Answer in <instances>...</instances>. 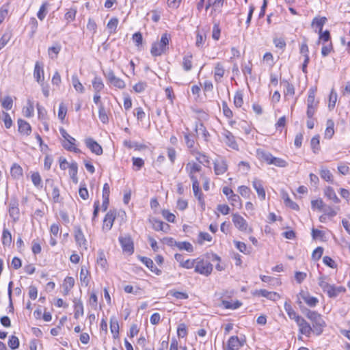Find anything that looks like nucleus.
Masks as SVG:
<instances>
[{
  "mask_svg": "<svg viewBox=\"0 0 350 350\" xmlns=\"http://www.w3.org/2000/svg\"><path fill=\"white\" fill-rule=\"evenodd\" d=\"M252 186L254 189L256 190L258 197L262 200H264L265 199L266 193L262 180L257 178H254V180L252 181Z\"/></svg>",
  "mask_w": 350,
  "mask_h": 350,
  "instance_id": "6ab92c4d",
  "label": "nucleus"
},
{
  "mask_svg": "<svg viewBox=\"0 0 350 350\" xmlns=\"http://www.w3.org/2000/svg\"><path fill=\"white\" fill-rule=\"evenodd\" d=\"M9 214L14 221H16L18 219L20 212L17 200H11L9 205Z\"/></svg>",
  "mask_w": 350,
  "mask_h": 350,
  "instance_id": "aec40b11",
  "label": "nucleus"
},
{
  "mask_svg": "<svg viewBox=\"0 0 350 350\" xmlns=\"http://www.w3.org/2000/svg\"><path fill=\"white\" fill-rule=\"evenodd\" d=\"M319 138V135H315L310 141L311 148L314 154H317L320 150Z\"/></svg>",
  "mask_w": 350,
  "mask_h": 350,
  "instance_id": "ea45409f",
  "label": "nucleus"
},
{
  "mask_svg": "<svg viewBox=\"0 0 350 350\" xmlns=\"http://www.w3.org/2000/svg\"><path fill=\"white\" fill-rule=\"evenodd\" d=\"M316 89L310 88L308 91L307 107H317L319 102L315 100Z\"/></svg>",
  "mask_w": 350,
  "mask_h": 350,
  "instance_id": "7c9ffc66",
  "label": "nucleus"
},
{
  "mask_svg": "<svg viewBox=\"0 0 350 350\" xmlns=\"http://www.w3.org/2000/svg\"><path fill=\"white\" fill-rule=\"evenodd\" d=\"M31 178L34 186L36 187H42V179L38 172H33L31 176Z\"/></svg>",
  "mask_w": 350,
  "mask_h": 350,
  "instance_id": "603ef678",
  "label": "nucleus"
},
{
  "mask_svg": "<svg viewBox=\"0 0 350 350\" xmlns=\"http://www.w3.org/2000/svg\"><path fill=\"white\" fill-rule=\"evenodd\" d=\"M8 346L12 350L16 349L19 347L18 338L14 335L10 336L8 340Z\"/></svg>",
  "mask_w": 350,
  "mask_h": 350,
  "instance_id": "3c124183",
  "label": "nucleus"
},
{
  "mask_svg": "<svg viewBox=\"0 0 350 350\" xmlns=\"http://www.w3.org/2000/svg\"><path fill=\"white\" fill-rule=\"evenodd\" d=\"M118 25V20L116 18H112L107 23V29L110 33H115Z\"/></svg>",
  "mask_w": 350,
  "mask_h": 350,
  "instance_id": "de8ad7c7",
  "label": "nucleus"
},
{
  "mask_svg": "<svg viewBox=\"0 0 350 350\" xmlns=\"http://www.w3.org/2000/svg\"><path fill=\"white\" fill-rule=\"evenodd\" d=\"M98 117H99L100 120L103 124H106L109 122L108 116L106 113L104 105L102 103H100V105H99Z\"/></svg>",
  "mask_w": 350,
  "mask_h": 350,
  "instance_id": "a19ab883",
  "label": "nucleus"
},
{
  "mask_svg": "<svg viewBox=\"0 0 350 350\" xmlns=\"http://www.w3.org/2000/svg\"><path fill=\"white\" fill-rule=\"evenodd\" d=\"M256 157L260 161H264L268 165H269L273 158V155L269 152L265 151L262 148L256 150Z\"/></svg>",
  "mask_w": 350,
  "mask_h": 350,
  "instance_id": "5701e85b",
  "label": "nucleus"
},
{
  "mask_svg": "<svg viewBox=\"0 0 350 350\" xmlns=\"http://www.w3.org/2000/svg\"><path fill=\"white\" fill-rule=\"evenodd\" d=\"M177 334L180 338H184L187 334V326L184 323H181L178 325L177 329Z\"/></svg>",
  "mask_w": 350,
  "mask_h": 350,
  "instance_id": "e2e57ef3",
  "label": "nucleus"
},
{
  "mask_svg": "<svg viewBox=\"0 0 350 350\" xmlns=\"http://www.w3.org/2000/svg\"><path fill=\"white\" fill-rule=\"evenodd\" d=\"M212 237L208 232H200L198 234V242L199 244H203L204 241H211Z\"/></svg>",
  "mask_w": 350,
  "mask_h": 350,
  "instance_id": "5fc2aeb1",
  "label": "nucleus"
},
{
  "mask_svg": "<svg viewBox=\"0 0 350 350\" xmlns=\"http://www.w3.org/2000/svg\"><path fill=\"white\" fill-rule=\"evenodd\" d=\"M232 222L234 226L241 231H247L248 229V225L246 220L239 214H233L232 215ZM249 231L251 232L252 230L249 228Z\"/></svg>",
  "mask_w": 350,
  "mask_h": 350,
  "instance_id": "6e6552de",
  "label": "nucleus"
},
{
  "mask_svg": "<svg viewBox=\"0 0 350 350\" xmlns=\"http://www.w3.org/2000/svg\"><path fill=\"white\" fill-rule=\"evenodd\" d=\"M139 259L143 262L152 272L154 273L157 275H160L162 273L161 270L158 269L154 265V262L152 259L145 257L139 256Z\"/></svg>",
  "mask_w": 350,
  "mask_h": 350,
  "instance_id": "a211bd4d",
  "label": "nucleus"
},
{
  "mask_svg": "<svg viewBox=\"0 0 350 350\" xmlns=\"http://www.w3.org/2000/svg\"><path fill=\"white\" fill-rule=\"evenodd\" d=\"M17 123L18 127V131L20 133L27 136L31 134V126L27 121L22 119H18Z\"/></svg>",
  "mask_w": 350,
  "mask_h": 350,
  "instance_id": "412c9836",
  "label": "nucleus"
},
{
  "mask_svg": "<svg viewBox=\"0 0 350 350\" xmlns=\"http://www.w3.org/2000/svg\"><path fill=\"white\" fill-rule=\"evenodd\" d=\"M66 113H67V107L63 103H62L59 107V111H58L59 119L61 120L62 121H63L66 117Z\"/></svg>",
  "mask_w": 350,
  "mask_h": 350,
  "instance_id": "13d9d810",
  "label": "nucleus"
},
{
  "mask_svg": "<svg viewBox=\"0 0 350 350\" xmlns=\"http://www.w3.org/2000/svg\"><path fill=\"white\" fill-rule=\"evenodd\" d=\"M69 175L75 183H78V178H77V172H78V165L77 163L75 161H73L69 164Z\"/></svg>",
  "mask_w": 350,
  "mask_h": 350,
  "instance_id": "bb28decb",
  "label": "nucleus"
},
{
  "mask_svg": "<svg viewBox=\"0 0 350 350\" xmlns=\"http://www.w3.org/2000/svg\"><path fill=\"white\" fill-rule=\"evenodd\" d=\"M149 221L152 224V228L156 231H163L164 232H167L170 230L169 224H165L156 218L150 219Z\"/></svg>",
  "mask_w": 350,
  "mask_h": 350,
  "instance_id": "ddd939ff",
  "label": "nucleus"
},
{
  "mask_svg": "<svg viewBox=\"0 0 350 350\" xmlns=\"http://www.w3.org/2000/svg\"><path fill=\"white\" fill-rule=\"evenodd\" d=\"M36 107L38 109V118L43 121L45 120L46 117V111L45 109L39 103L36 105Z\"/></svg>",
  "mask_w": 350,
  "mask_h": 350,
  "instance_id": "69168bd1",
  "label": "nucleus"
},
{
  "mask_svg": "<svg viewBox=\"0 0 350 350\" xmlns=\"http://www.w3.org/2000/svg\"><path fill=\"white\" fill-rule=\"evenodd\" d=\"M342 291H345V288L342 286L336 287L334 285H331L325 293H326L329 297L332 298L338 296Z\"/></svg>",
  "mask_w": 350,
  "mask_h": 350,
  "instance_id": "2f4dec72",
  "label": "nucleus"
},
{
  "mask_svg": "<svg viewBox=\"0 0 350 350\" xmlns=\"http://www.w3.org/2000/svg\"><path fill=\"white\" fill-rule=\"evenodd\" d=\"M196 158L200 163L205 165L210 164L209 157L203 153H198Z\"/></svg>",
  "mask_w": 350,
  "mask_h": 350,
  "instance_id": "052dcab7",
  "label": "nucleus"
},
{
  "mask_svg": "<svg viewBox=\"0 0 350 350\" xmlns=\"http://www.w3.org/2000/svg\"><path fill=\"white\" fill-rule=\"evenodd\" d=\"M334 123L332 120H328L327 121V128L325 131V137L328 139L332 138L334 133Z\"/></svg>",
  "mask_w": 350,
  "mask_h": 350,
  "instance_id": "37998d69",
  "label": "nucleus"
},
{
  "mask_svg": "<svg viewBox=\"0 0 350 350\" xmlns=\"http://www.w3.org/2000/svg\"><path fill=\"white\" fill-rule=\"evenodd\" d=\"M318 284L323 292H325L326 290L331 286V284H329L327 282V276L319 277L318 279Z\"/></svg>",
  "mask_w": 350,
  "mask_h": 350,
  "instance_id": "09e8293b",
  "label": "nucleus"
},
{
  "mask_svg": "<svg viewBox=\"0 0 350 350\" xmlns=\"http://www.w3.org/2000/svg\"><path fill=\"white\" fill-rule=\"evenodd\" d=\"M170 39V36L167 33L162 34L160 41L152 44L150 50L152 55L157 57L165 53L168 49Z\"/></svg>",
  "mask_w": 350,
  "mask_h": 350,
  "instance_id": "f03ea898",
  "label": "nucleus"
},
{
  "mask_svg": "<svg viewBox=\"0 0 350 350\" xmlns=\"http://www.w3.org/2000/svg\"><path fill=\"white\" fill-rule=\"evenodd\" d=\"M299 296L303 299L306 304L310 307H314L319 302L317 297L310 296L308 293L303 291L299 293Z\"/></svg>",
  "mask_w": 350,
  "mask_h": 350,
  "instance_id": "4be33fe9",
  "label": "nucleus"
},
{
  "mask_svg": "<svg viewBox=\"0 0 350 350\" xmlns=\"http://www.w3.org/2000/svg\"><path fill=\"white\" fill-rule=\"evenodd\" d=\"M222 111L224 115L227 118H231L233 116L232 110L228 107V104L226 101L222 102Z\"/></svg>",
  "mask_w": 350,
  "mask_h": 350,
  "instance_id": "680f3d73",
  "label": "nucleus"
},
{
  "mask_svg": "<svg viewBox=\"0 0 350 350\" xmlns=\"http://www.w3.org/2000/svg\"><path fill=\"white\" fill-rule=\"evenodd\" d=\"M73 303L75 310L74 317L77 319L80 316L83 315V306L81 300L76 298L74 299Z\"/></svg>",
  "mask_w": 350,
  "mask_h": 350,
  "instance_id": "393cba45",
  "label": "nucleus"
},
{
  "mask_svg": "<svg viewBox=\"0 0 350 350\" xmlns=\"http://www.w3.org/2000/svg\"><path fill=\"white\" fill-rule=\"evenodd\" d=\"M306 317L312 321L313 333L317 336L321 335L323 328L326 327V323L323 319L322 316L315 311L309 310Z\"/></svg>",
  "mask_w": 350,
  "mask_h": 350,
  "instance_id": "f257e3e1",
  "label": "nucleus"
},
{
  "mask_svg": "<svg viewBox=\"0 0 350 350\" xmlns=\"http://www.w3.org/2000/svg\"><path fill=\"white\" fill-rule=\"evenodd\" d=\"M332 51H333V45L332 42H329V44L323 46L321 49V55L323 57H326Z\"/></svg>",
  "mask_w": 350,
  "mask_h": 350,
  "instance_id": "338daca9",
  "label": "nucleus"
},
{
  "mask_svg": "<svg viewBox=\"0 0 350 350\" xmlns=\"http://www.w3.org/2000/svg\"><path fill=\"white\" fill-rule=\"evenodd\" d=\"M33 77L39 84H42V83L44 82V77L43 66L39 62H36L35 64Z\"/></svg>",
  "mask_w": 350,
  "mask_h": 350,
  "instance_id": "4468645a",
  "label": "nucleus"
},
{
  "mask_svg": "<svg viewBox=\"0 0 350 350\" xmlns=\"http://www.w3.org/2000/svg\"><path fill=\"white\" fill-rule=\"evenodd\" d=\"M76 14H77L76 9H73V8L70 9L65 14V18L68 21V23H70L75 20Z\"/></svg>",
  "mask_w": 350,
  "mask_h": 350,
  "instance_id": "0e129e2a",
  "label": "nucleus"
},
{
  "mask_svg": "<svg viewBox=\"0 0 350 350\" xmlns=\"http://www.w3.org/2000/svg\"><path fill=\"white\" fill-rule=\"evenodd\" d=\"M12 243V235L10 232L4 228L2 233V243L4 246H10Z\"/></svg>",
  "mask_w": 350,
  "mask_h": 350,
  "instance_id": "4c0bfd02",
  "label": "nucleus"
},
{
  "mask_svg": "<svg viewBox=\"0 0 350 350\" xmlns=\"http://www.w3.org/2000/svg\"><path fill=\"white\" fill-rule=\"evenodd\" d=\"M75 239L77 244L84 250L88 249V241L80 226H75Z\"/></svg>",
  "mask_w": 350,
  "mask_h": 350,
  "instance_id": "39448f33",
  "label": "nucleus"
},
{
  "mask_svg": "<svg viewBox=\"0 0 350 350\" xmlns=\"http://www.w3.org/2000/svg\"><path fill=\"white\" fill-rule=\"evenodd\" d=\"M269 165H274L275 166L279 167H285L288 165V163L286 161L282 158L275 157L273 156Z\"/></svg>",
  "mask_w": 350,
  "mask_h": 350,
  "instance_id": "c03bdc74",
  "label": "nucleus"
},
{
  "mask_svg": "<svg viewBox=\"0 0 350 350\" xmlns=\"http://www.w3.org/2000/svg\"><path fill=\"white\" fill-rule=\"evenodd\" d=\"M167 295H170L178 299H187L189 298V295L187 293L176 291L174 290L170 291Z\"/></svg>",
  "mask_w": 350,
  "mask_h": 350,
  "instance_id": "49530a36",
  "label": "nucleus"
},
{
  "mask_svg": "<svg viewBox=\"0 0 350 350\" xmlns=\"http://www.w3.org/2000/svg\"><path fill=\"white\" fill-rule=\"evenodd\" d=\"M243 345L244 340H240L238 336H232L228 339L224 350H238Z\"/></svg>",
  "mask_w": 350,
  "mask_h": 350,
  "instance_id": "9d476101",
  "label": "nucleus"
},
{
  "mask_svg": "<svg viewBox=\"0 0 350 350\" xmlns=\"http://www.w3.org/2000/svg\"><path fill=\"white\" fill-rule=\"evenodd\" d=\"M222 135L224 137V142L228 146L234 150L238 149V144L231 132L228 130H224L222 133Z\"/></svg>",
  "mask_w": 350,
  "mask_h": 350,
  "instance_id": "f8f14e48",
  "label": "nucleus"
},
{
  "mask_svg": "<svg viewBox=\"0 0 350 350\" xmlns=\"http://www.w3.org/2000/svg\"><path fill=\"white\" fill-rule=\"evenodd\" d=\"M11 175L13 178L18 179L23 176V169L22 167L14 163L11 167Z\"/></svg>",
  "mask_w": 350,
  "mask_h": 350,
  "instance_id": "f704fd0d",
  "label": "nucleus"
},
{
  "mask_svg": "<svg viewBox=\"0 0 350 350\" xmlns=\"http://www.w3.org/2000/svg\"><path fill=\"white\" fill-rule=\"evenodd\" d=\"M1 105L6 110H10L12 109L13 105L12 98L8 96L1 99Z\"/></svg>",
  "mask_w": 350,
  "mask_h": 350,
  "instance_id": "8fccbe9b",
  "label": "nucleus"
},
{
  "mask_svg": "<svg viewBox=\"0 0 350 350\" xmlns=\"http://www.w3.org/2000/svg\"><path fill=\"white\" fill-rule=\"evenodd\" d=\"M299 326V331L301 334L309 337L313 329L311 325L301 317L295 321Z\"/></svg>",
  "mask_w": 350,
  "mask_h": 350,
  "instance_id": "423d86ee",
  "label": "nucleus"
},
{
  "mask_svg": "<svg viewBox=\"0 0 350 350\" xmlns=\"http://www.w3.org/2000/svg\"><path fill=\"white\" fill-rule=\"evenodd\" d=\"M283 199L284 200V203L286 206L290 207L291 208L297 211L299 210V206L297 203L294 202L292 200L290 199V198L288 196V195H286L283 197Z\"/></svg>",
  "mask_w": 350,
  "mask_h": 350,
  "instance_id": "864d4df0",
  "label": "nucleus"
},
{
  "mask_svg": "<svg viewBox=\"0 0 350 350\" xmlns=\"http://www.w3.org/2000/svg\"><path fill=\"white\" fill-rule=\"evenodd\" d=\"M192 55L188 53L185 55L183 59V67L185 71H189L192 68Z\"/></svg>",
  "mask_w": 350,
  "mask_h": 350,
  "instance_id": "473e14b6",
  "label": "nucleus"
},
{
  "mask_svg": "<svg viewBox=\"0 0 350 350\" xmlns=\"http://www.w3.org/2000/svg\"><path fill=\"white\" fill-rule=\"evenodd\" d=\"M225 73V68L223 64L220 62L215 65L214 70V78L217 82L221 81V78L224 77Z\"/></svg>",
  "mask_w": 350,
  "mask_h": 350,
  "instance_id": "b1692460",
  "label": "nucleus"
},
{
  "mask_svg": "<svg viewBox=\"0 0 350 350\" xmlns=\"http://www.w3.org/2000/svg\"><path fill=\"white\" fill-rule=\"evenodd\" d=\"M212 271L213 265L211 263L198 259L195 265V272L208 276L211 273Z\"/></svg>",
  "mask_w": 350,
  "mask_h": 350,
  "instance_id": "20e7f679",
  "label": "nucleus"
},
{
  "mask_svg": "<svg viewBox=\"0 0 350 350\" xmlns=\"http://www.w3.org/2000/svg\"><path fill=\"white\" fill-rule=\"evenodd\" d=\"M92 87L95 92H100L103 89L104 84L100 77H94L92 81Z\"/></svg>",
  "mask_w": 350,
  "mask_h": 350,
  "instance_id": "58836bf2",
  "label": "nucleus"
},
{
  "mask_svg": "<svg viewBox=\"0 0 350 350\" xmlns=\"http://www.w3.org/2000/svg\"><path fill=\"white\" fill-rule=\"evenodd\" d=\"M228 169L226 161L223 159H218L214 161V170L217 175L224 174Z\"/></svg>",
  "mask_w": 350,
  "mask_h": 350,
  "instance_id": "f3484780",
  "label": "nucleus"
},
{
  "mask_svg": "<svg viewBox=\"0 0 350 350\" xmlns=\"http://www.w3.org/2000/svg\"><path fill=\"white\" fill-rule=\"evenodd\" d=\"M320 176L321 178L325 180L327 182H332L333 181V176L330 171L327 168H321L320 170Z\"/></svg>",
  "mask_w": 350,
  "mask_h": 350,
  "instance_id": "a18cd8bd",
  "label": "nucleus"
},
{
  "mask_svg": "<svg viewBox=\"0 0 350 350\" xmlns=\"http://www.w3.org/2000/svg\"><path fill=\"white\" fill-rule=\"evenodd\" d=\"M116 217V211H111L110 210L105 215L104 219H103V230L105 231H109L111 230V228L113 226L114 220Z\"/></svg>",
  "mask_w": 350,
  "mask_h": 350,
  "instance_id": "0eeeda50",
  "label": "nucleus"
},
{
  "mask_svg": "<svg viewBox=\"0 0 350 350\" xmlns=\"http://www.w3.org/2000/svg\"><path fill=\"white\" fill-rule=\"evenodd\" d=\"M110 329L113 338L116 339L119 336V323L116 317L110 319Z\"/></svg>",
  "mask_w": 350,
  "mask_h": 350,
  "instance_id": "a878e982",
  "label": "nucleus"
},
{
  "mask_svg": "<svg viewBox=\"0 0 350 350\" xmlns=\"http://www.w3.org/2000/svg\"><path fill=\"white\" fill-rule=\"evenodd\" d=\"M192 189L196 198H197L199 204H200L202 210L205 209V202L203 198V194L200 191V183L198 180L192 181Z\"/></svg>",
  "mask_w": 350,
  "mask_h": 350,
  "instance_id": "9b49d317",
  "label": "nucleus"
},
{
  "mask_svg": "<svg viewBox=\"0 0 350 350\" xmlns=\"http://www.w3.org/2000/svg\"><path fill=\"white\" fill-rule=\"evenodd\" d=\"M59 132L65 139L62 144L64 148L69 151H72L77 153L80 152V150L75 146L76 139L71 137L63 128L59 129Z\"/></svg>",
  "mask_w": 350,
  "mask_h": 350,
  "instance_id": "7ed1b4c3",
  "label": "nucleus"
},
{
  "mask_svg": "<svg viewBox=\"0 0 350 350\" xmlns=\"http://www.w3.org/2000/svg\"><path fill=\"white\" fill-rule=\"evenodd\" d=\"M119 241L124 252L131 254L134 252L133 242L130 237H120Z\"/></svg>",
  "mask_w": 350,
  "mask_h": 350,
  "instance_id": "1a4fd4ad",
  "label": "nucleus"
},
{
  "mask_svg": "<svg viewBox=\"0 0 350 350\" xmlns=\"http://www.w3.org/2000/svg\"><path fill=\"white\" fill-rule=\"evenodd\" d=\"M337 100V94L332 90L329 94L328 107L331 110L334 108Z\"/></svg>",
  "mask_w": 350,
  "mask_h": 350,
  "instance_id": "6e6d98bb",
  "label": "nucleus"
},
{
  "mask_svg": "<svg viewBox=\"0 0 350 350\" xmlns=\"http://www.w3.org/2000/svg\"><path fill=\"white\" fill-rule=\"evenodd\" d=\"M324 194L329 200L333 201L334 203L337 204L340 202L334 189L331 187H327L325 189Z\"/></svg>",
  "mask_w": 350,
  "mask_h": 350,
  "instance_id": "c85d7f7f",
  "label": "nucleus"
},
{
  "mask_svg": "<svg viewBox=\"0 0 350 350\" xmlns=\"http://www.w3.org/2000/svg\"><path fill=\"white\" fill-rule=\"evenodd\" d=\"M96 262L98 266H100L103 270L107 271V261L105 258V253L103 250L98 251V257L96 260Z\"/></svg>",
  "mask_w": 350,
  "mask_h": 350,
  "instance_id": "cd10ccee",
  "label": "nucleus"
},
{
  "mask_svg": "<svg viewBox=\"0 0 350 350\" xmlns=\"http://www.w3.org/2000/svg\"><path fill=\"white\" fill-rule=\"evenodd\" d=\"M284 309L288 314L290 319L295 320V321L301 317L298 315L296 312L293 310L291 304L287 302L284 304Z\"/></svg>",
  "mask_w": 350,
  "mask_h": 350,
  "instance_id": "72a5a7b5",
  "label": "nucleus"
},
{
  "mask_svg": "<svg viewBox=\"0 0 350 350\" xmlns=\"http://www.w3.org/2000/svg\"><path fill=\"white\" fill-rule=\"evenodd\" d=\"M185 170L187 172L191 181L198 180L195 174L201 170V166L199 164L196 163H188L186 165Z\"/></svg>",
  "mask_w": 350,
  "mask_h": 350,
  "instance_id": "2eb2a0df",
  "label": "nucleus"
},
{
  "mask_svg": "<svg viewBox=\"0 0 350 350\" xmlns=\"http://www.w3.org/2000/svg\"><path fill=\"white\" fill-rule=\"evenodd\" d=\"M326 21L327 18L325 17H315L312 22V25L316 26L317 28H319V32H321L323 27Z\"/></svg>",
  "mask_w": 350,
  "mask_h": 350,
  "instance_id": "79ce46f5",
  "label": "nucleus"
},
{
  "mask_svg": "<svg viewBox=\"0 0 350 350\" xmlns=\"http://www.w3.org/2000/svg\"><path fill=\"white\" fill-rule=\"evenodd\" d=\"M147 88V83L144 81H139L133 86V90L137 93L144 92Z\"/></svg>",
  "mask_w": 350,
  "mask_h": 350,
  "instance_id": "bf43d9fd",
  "label": "nucleus"
},
{
  "mask_svg": "<svg viewBox=\"0 0 350 350\" xmlns=\"http://www.w3.org/2000/svg\"><path fill=\"white\" fill-rule=\"evenodd\" d=\"M174 246L178 247L180 250H185L188 252H193V245L187 241H174Z\"/></svg>",
  "mask_w": 350,
  "mask_h": 350,
  "instance_id": "c756f323",
  "label": "nucleus"
},
{
  "mask_svg": "<svg viewBox=\"0 0 350 350\" xmlns=\"http://www.w3.org/2000/svg\"><path fill=\"white\" fill-rule=\"evenodd\" d=\"M46 3H44L40 8L39 11L37 14L38 18L42 21L46 15Z\"/></svg>",
  "mask_w": 350,
  "mask_h": 350,
  "instance_id": "774afa93",
  "label": "nucleus"
},
{
  "mask_svg": "<svg viewBox=\"0 0 350 350\" xmlns=\"http://www.w3.org/2000/svg\"><path fill=\"white\" fill-rule=\"evenodd\" d=\"M86 146L96 155H100L103 154L102 147L93 139L88 138L85 139Z\"/></svg>",
  "mask_w": 350,
  "mask_h": 350,
  "instance_id": "dca6fc26",
  "label": "nucleus"
},
{
  "mask_svg": "<svg viewBox=\"0 0 350 350\" xmlns=\"http://www.w3.org/2000/svg\"><path fill=\"white\" fill-rule=\"evenodd\" d=\"M243 103V94L241 92H237L234 97V104L237 107H241Z\"/></svg>",
  "mask_w": 350,
  "mask_h": 350,
  "instance_id": "4d7b16f0",
  "label": "nucleus"
},
{
  "mask_svg": "<svg viewBox=\"0 0 350 350\" xmlns=\"http://www.w3.org/2000/svg\"><path fill=\"white\" fill-rule=\"evenodd\" d=\"M72 83L74 87V88L76 90V91L83 93L84 92V87L82 85V83L80 82L78 77L76 75H73L72 76Z\"/></svg>",
  "mask_w": 350,
  "mask_h": 350,
  "instance_id": "e433bc0d",
  "label": "nucleus"
},
{
  "mask_svg": "<svg viewBox=\"0 0 350 350\" xmlns=\"http://www.w3.org/2000/svg\"><path fill=\"white\" fill-rule=\"evenodd\" d=\"M23 113L25 116L27 118H30L33 116L34 111V107L33 102L28 99L27 103V106L25 107L23 109Z\"/></svg>",
  "mask_w": 350,
  "mask_h": 350,
  "instance_id": "c9c22d12",
  "label": "nucleus"
}]
</instances>
